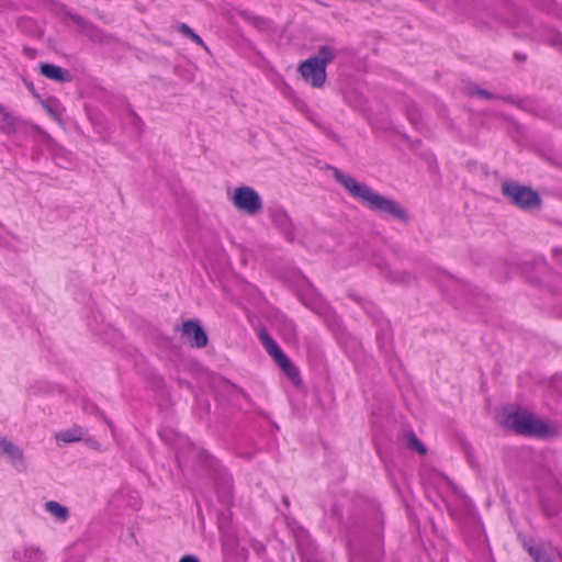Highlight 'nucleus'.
<instances>
[{"label":"nucleus","instance_id":"2","mask_svg":"<svg viewBox=\"0 0 562 562\" xmlns=\"http://www.w3.org/2000/svg\"><path fill=\"white\" fill-rule=\"evenodd\" d=\"M336 50L330 46H322L316 56L301 64L299 70L304 80L319 88L326 80V66L334 60Z\"/></svg>","mask_w":562,"mask_h":562},{"label":"nucleus","instance_id":"18","mask_svg":"<svg viewBox=\"0 0 562 562\" xmlns=\"http://www.w3.org/2000/svg\"><path fill=\"white\" fill-rule=\"evenodd\" d=\"M179 562H200L198 558L194 555H184L180 559Z\"/></svg>","mask_w":562,"mask_h":562},{"label":"nucleus","instance_id":"11","mask_svg":"<svg viewBox=\"0 0 562 562\" xmlns=\"http://www.w3.org/2000/svg\"><path fill=\"white\" fill-rule=\"evenodd\" d=\"M528 551L536 562H562V554L558 550H552L551 553H548L541 548L530 547Z\"/></svg>","mask_w":562,"mask_h":562},{"label":"nucleus","instance_id":"12","mask_svg":"<svg viewBox=\"0 0 562 562\" xmlns=\"http://www.w3.org/2000/svg\"><path fill=\"white\" fill-rule=\"evenodd\" d=\"M85 431L79 426H74L72 428L61 430L56 434V439L58 441H63L66 443L76 442L83 438Z\"/></svg>","mask_w":562,"mask_h":562},{"label":"nucleus","instance_id":"3","mask_svg":"<svg viewBox=\"0 0 562 562\" xmlns=\"http://www.w3.org/2000/svg\"><path fill=\"white\" fill-rule=\"evenodd\" d=\"M503 423L507 428L521 435L544 437L549 431L548 426L541 419L522 408L508 412Z\"/></svg>","mask_w":562,"mask_h":562},{"label":"nucleus","instance_id":"17","mask_svg":"<svg viewBox=\"0 0 562 562\" xmlns=\"http://www.w3.org/2000/svg\"><path fill=\"white\" fill-rule=\"evenodd\" d=\"M43 105L50 113V115L54 119H59V116L61 115V109H60L58 103H56V102H53V103L43 102Z\"/></svg>","mask_w":562,"mask_h":562},{"label":"nucleus","instance_id":"6","mask_svg":"<svg viewBox=\"0 0 562 562\" xmlns=\"http://www.w3.org/2000/svg\"><path fill=\"white\" fill-rule=\"evenodd\" d=\"M259 340L267 352L274 359L290 379L295 380L299 378L297 369L291 363L274 339L266 330H261L259 333Z\"/></svg>","mask_w":562,"mask_h":562},{"label":"nucleus","instance_id":"5","mask_svg":"<svg viewBox=\"0 0 562 562\" xmlns=\"http://www.w3.org/2000/svg\"><path fill=\"white\" fill-rule=\"evenodd\" d=\"M232 201L237 210L248 215H256L263 207L259 194L250 187L236 188Z\"/></svg>","mask_w":562,"mask_h":562},{"label":"nucleus","instance_id":"19","mask_svg":"<svg viewBox=\"0 0 562 562\" xmlns=\"http://www.w3.org/2000/svg\"><path fill=\"white\" fill-rule=\"evenodd\" d=\"M326 171H329L328 176H334V177L341 176L336 169H334L331 167H326Z\"/></svg>","mask_w":562,"mask_h":562},{"label":"nucleus","instance_id":"7","mask_svg":"<svg viewBox=\"0 0 562 562\" xmlns=\"http://www.w3.org/2000/svg\"><path fill=\"white\" fill-rule=\"evenodd\" d=\"M182 336L196 348L205 347L207 344V336L203 328L195 321H187L182 325Z\"/></svg>","mask_w":562,"mask_h":562},{"label":"nucleus","instance_id":"1","mask_svg":"<svg viewBox=\"0 0 562 562\" xmlns=\"http://www.w3.org/2000/svg\"><path fill=\"white\" fill-rule=\"evenodd\" d=\"M349 194L366 207L402 223L409 221L408 212L396 201L373 191L357 178H337Z\"/></svg>","mask_w":562,"mask_h":562},{"label":"nucleus","instance_id":"4","mask_svg":"<svg viewBox=\"0 0 562 562\" xmlns=\"http://www.w3.org/2000/svg\"><path fill=\"white\" fill-rule=\"evenodd\" d=\"M502 192L512 204L521 210L533 211L540 207L541 199L539 194L526 186L506 181L502 186Z\"/></svg>","mask_w":562,"mask_h":562},{"label":"nucleus","instance_id":"8","mask_svg":"<svg viewBox=\"0 0 562 562\" xmlns=\"http://www.w3.org/2000/svg\"><path fill=\"white\" fill-rule=\"evenodd\" d=\"M13 562H43V553L36 547L18 549L13 553Z\"/></svg>","mask_w":562,"mask_h":562},{"label":"nucleus","instance_id":"14","mask_svg":"<svg viewBox=\"0 0 562 562\" xmlns=\"http://www.w3.org/2000/svg\"><path fill=\"white\" fill-rule=\"evenodd\" d=\"M15 127V117L0 105V128L5 133H11Z\"/></svg>","mask_w":562,"mask_h":562},{"label":"nucleus","instance_id":"9","mask_svg":"<svg viewBox=\"0 0 562 562\" xmlns=\"http://www.w3.org/2000/svg\"><path fill=\"white\" fill-rule=\"evenodd\" d=\"M41 74L52 80L58 82H65L70 80V75L67 70L63 69L59 66L43 64L41 66Z\"/></svg>","mask_w":562,"mask_h":562},{"label":"nucleus","instance_id":"13","mask_svg":"<svg viewBox=\"0 0 562 562\" xmlns=\"http://www.w3.org/2000/svg\"><path fill=\"white\" fill-rule=\"evenodd\" d=\"M0 454L8 457L12 461L22 460V451L4 437H0Z\"/></svg>","mask_w":562,"mask_h":562},{"label":"nucleus","instance_id":"16","mask_svg":"<svg viewBox=\"0 0 562 562\" xmlns=\"http://www.w3.org/2000/svg\"><path fill=\"white\" fill-rule=\"evenodd\" d=\"M179 30L183 35L190 37L196 44L204 46L202 38L198 34H195L187 24H181L179 26Z\"/></svg>","mask_w":562,"mask_h":562},{"label":"nucleus","instance_id":"20","mask_svg":"<svg viewBox=\"0 0 562 562\" xmlns=\"http://www.w3.org/2000/svg\"><path fill=\"white\" fill-rule=\"evenodd\" d=\"M280 217L281 220L288 221L286 215L283 213H280L276 216V218Z\"/></svg>","mask_w":562,"mask_h":562},{"label":"nucleus","instance_id":"10","mask_svg":"<svg viewBox=\"0 0 562 562\" xmlns=\"http://www.w3.org/2000/svg\"><path fill=\"white\" fill-rule=\"evenodd\" d=\"M44 508L58 522H65L69 518V509L56 501L46 502Z\"/></svg>","mask_w":562,"mask_h":562},{"label":"nucleus","instance_id":"15","mask_svg":"<svg viewBox=\"0 0 562 562\" xmlns=\"http://www.w3.org/2000/svg\"><path fill=\"white\" fill-rule=\"evenodd\" d=\"M407 446L411 450L418 452L419 454L426 453V447L418 440L414 434L407 436Z\"/></svg>","mask_w":562,"mask_h":562}]
</instances>
